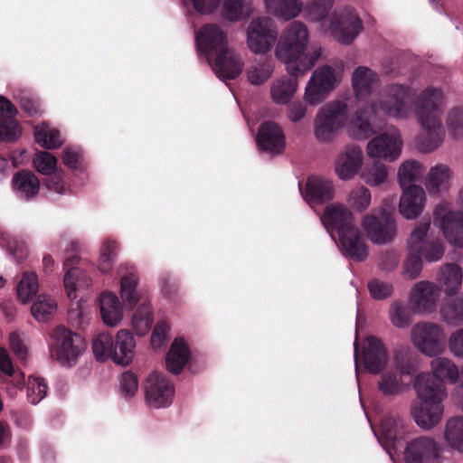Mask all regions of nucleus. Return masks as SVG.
<instances>
[{
    "instance_id": "1",
    "label": "nucleus",
    "mask_w": 463,
    "mask_h": 463,
    "mask_svg": "<svg viewBox=\"0 0 463 463\" xmlns=\"http://www.w3.org/2000/svg\"><path fill=\"white\" fill-rule=\"evenodd\" d=\"M445 95L440 88L428 86L420 90L414 102L415 118L420 132L414 140L420 153H432L446 139V128L455 140L463 138V105L454 106L446 114L443 124Z\"/></svg>"
},
{
    "instance_id": "2",
    "label": "nucleus",
    "mask_w": 463,
    "mask_h": 463,
    "mask_svg": "<svg viewBox=\"0 0 463 463\" xmlns=\"http://www.w3.org/2000/svg\"><path fill=\"white\" fill-rule=\"evenodd\" d=\"M411 87L408 84L391 83L383 90L382 99L357 111L348 125L349 135L355 139H365L373 132V126L382 117L394 120H408L412 115L410 98Z\"/></svg>"
},
{
    "instance_id": "3",
    "label": "nucleus",
    "mask_w": 463,
    "mask_h": 463,
    "mask_svg": "<svg viewBox=\"0 0 463 463\" xmlns=\"http://www.w3.org/2000/svg\"><path fill=\"white\" fill-rule=\"evenodd\" d=\"M309 42V30L300 21L288 24L278 35L274 55L285 65L288 74L303 76L320 59L322 49L316 47L307 52Z\"/></svg>"
},
{
    "instance_id": "4",
    "label": "nucleus",
    "mask_w": 463,
    "mask_h": 463,
    "mask_svg": "<svg viewBox=\"0 0 463 463\" xmlns=\"http://www.w3.org/2000/svg\"><path fill=\"white\" fill-rule=\"evenodd\" d=\"M334 3L335 0H311L307 5L308 19L318 23L320 29L337 43L349 45L363 31L362 20L349 6L338 8L327 15Z\"/></svg>"
},
{
    "instance_id": "5",
    "label": "nucleus",
    "mask_w": 463,
    "mask_h": 463,
    "mask_svg": "<svg viewBox=\"0 0 463 463\" xmlns=\"http://www.w3.org/2000/svg\"><path fill=\"white\" fill-rule=\"evenodd\" d=\"M320 221L333 239V232H337L338 246L344 254L359 261L367 257L365 241L355 223L354 213L346 205L340 203L328 204Z\"/></svg>"
},
{
    "instance_id": "6",
    "label": "nucleus",
    "mask_w": 463,
    "mask_h": 463,
    "mask_svg": "<svg viewBox=\"0 0 463 463\" xmlns=\"http://www.w3.org/2000/svg\"><path fill=\"white\" fill-rule=\"evenodd\" d=\"M417 401L411 405V415L416 424L422 430H431L441 420L447 397L445 388L433 383L430 373L419 374L414 383Z\"/></svg>"
},
{
    "instance_id": "7",
    "label": "nucleus",
    "mask_w": 463,
    "mask_h": 463,
    "mask_svg": "<svg viewBox=\"0 0 463 463\" xmlns=\"http://www.w3.org/2000/svg\"><path fill=\"white\" fill-rule=\"evenodd\" d=\"M137 342L128 329H119L115 335L99 334L92 342L96 360H111L114 364L128 366L135 357Z\"/></svg>"
},
{
    "instance_id": "8",
    "label": "nucleus",
    "mask_w": 463,
    "mask_h": 463,
    "mask_svg": "<svg viewBox=\"0 0 463 463\" xmlns=\"http://www.w3.org/2000/svg\"><path fill=\"white\" fill-rule=\"evenodd\" d=\"M456 203L460 210L454 209L449 201L437 203L432 213L434 226L439 228L445 239L453 246L463 248V184L456 194Z\"/></svg>"
},
{
    "instance_id": "9",
    "label": "nucleus",
    "mask_w": 463,
    "mask_h": 463,
    "mask_svg": "<svg viewBox=\"0 0 463 463\" xmlns=\"http://www.w3.org/2000/svg\"><path fill=\"white\" fill-rule=\"evenodd\" d=\"M348 106L343 99H335L322 106L313 120L315 138L323 144L332 143L337 133L345 127Z\"/></svg>"
},
{
    "instance_id": "10",
    "label": "nucleus",
    "mask_w": 463,
    "mask_h": 463,
    "mask_svg": "<svg viewBox=\"0 0 463 463\" xmlns=\"http://www.w3.org/2000/svg\"><path fill=\"white\" fill-rule=\"evenodd\" d=\"M344 66L342 63L325 64L317 68L309 78L303 94V100L309 106H317L342 81Z\"/></svg>"
},
{
    "instance_id": "11",
    "label": "nucleus",
    "mask_w": 463,
    "mask_h": 463,
    "mask_svg": "<svg viewBox=\"0 0 463 463\" xmlns=\"http://www.w3.org/2000/svg\"><path fill=\"white\" fill-rule=\"evenodd\" d=\"M51 354L61 365L73 366L84 354L87 344L82 335L59 326L51 334Z\"/></svg>"
},
{
    "instance_id": "12",
    "label": "nucleus",
    "mask_w": 463,
    "mask_h": 463,
    "mask_svg": "<svg viewBox=\"0 0 463 463\" xmlns=\"http://www.w3.org/2000/svg\"><path fill=\"white\" fill-rule=\"evenodd\" d=\"M390 368L393 371H387L382 375L378 387L384 395H397L404 390L402 377L413 370L409 347L395 348Z\"/></svg>"
},
{
    "instance_id": "13",
    "label": "nucleus",
    "mask_w": 463,
    "mask_h": 463,
    "mask_svg": "<svg viewBox=\"0 0 463 463\" xmlns=\"http://www.w3.org/2000/svg\"><path fill=\"white\" fill-rule=\"evenodd\" d=\"M360 225L366 238L379 245L392 242L397 232L394 217L383 209L363 214Z\"/></svg>"
},
{
    "instance_id": "14",
    "label": "nucleus",
    "mask_w": 463,
    "mask_h": 463,
    "mask_svg": "<svg viewBox=\"0 0 463 463\" xmlns=\"http://www.w3.org/2000/svg\"><path fill=\"white\" fill-rule=\"evenodd\" d=\"M245 35L247 47L252 53L267 54L277 43V25L271 18L259 16L249 23Z\"/></svg>"
},
{
    "instance_id": "15",
    "label": "nucleus",
    "mask_w": 463,
    "mask_h": 463,
    "mask_svg": "<svg viewBox=\"0 0 463 463\" xmlns=\"http://www.w3.org/2000/svg\"><path fill=\"white\" fill-rule=\"evenodd\" d=\"M403 139L400 130L394 127L373 137L365 146L366 156L373 159H382L392 163L402 153Z\"/></svg>"
},
{
    "instance_id": "16",
    "label": "nucleus",
    "mask_w": 463,
    "mask_h": 463,
    "mask_svg": "<svg viewBox=\"0 0 463 463\" xmlns=\"http://www.w3.org/2000/svg\"><path fill=\"white\" fill-rule=\"evenodd\" d=\"M445 332L435 323L421 322L413 326L411 333L414 347L427 356L440 354L445 350Z\"/></svg>"
},
{
    "instance_id": "17",
    "label": "nucleus",
    "mask_w": 463,
    "mask_h": 463,
    "mask_svg": "<svg viewBox=\"0 0 463 463\" xmlns=\"http://www.w3.org/2000/svg\"><path fill=\"white\" fill-rule=\"evenodd\" d=\"M430 223H420L411 231L407 241V250L417 252L429 262H436L444 255V243L433 238Z\"/></svg>"
},
{
    "instance_id": "18",
    "label": "nucleus",
    "mask_w": 463,
    "mask_h": 463,
    "mask_svg": "<svg viewBox=\"0 0 463 463\" xmlns=\"http://www.w3.org/2000/svg\"><path fill=\"white\" fill-rule=\"evenodd\" d=\"M144 390L146 402L151 408H166L173 402L174 384L162 373H150L145 380Z\"/></svg>"
},
{
    "instance_id": "19",
    "label": "nucleus",
    "mask_w": 463,
    "mask_h": 463,
    "mask_svg": "<svg viewBox=\"0 0 463 463\" xmlns=\"http://www.w3.org/2000/svg\"><path fill=\"white\" fill-rule=\"evenodd\" d=\"M365 156L362 147L356 144L344 146L334 161V173L343 182H349L359 176Z\"/></svg>"
},
{
    "instance_id": "20",
    "label": "nucleus",
    "mask_w": 463,
    "mask_h": 463,
    "mask_svg": "<svg viewBox=\"0 0 463 463\" xmlns=\"http://www.w3.org/2000/svg\"><path fill=\"white\" fill-rule=\"evenodd\" d=\"M442 452L438 440L430 436H419L410 439L403 451L406 463H436Z\"/></svg>"
},
{
    "instance_id": "21",
    "label": "nucleus",
    "mask_w": 463,
    "mask_h": 463,
    "mask_svg": "<svg viewBox=\"0 0 463 463\" xmlns=\"http://www.w3.org/2000/svg\"><path fill=\"white\" fill-rule=\"evenodd\" d=\"M357 342H354L355 369L358 370V362H363L365 369L372 373H378L386 367L388 363L387 350L381 339L376 336L365 338L363 350L358 353Z\"/></svg>"
},
{
    "instance_id": "22",
    "label": "nucleus",
    "mask_w": 463,
    "mask_h": 463,
    "mask_svg": "<svg viewBox=\"0 0 463 463\" xmlns=\"http://www.w3.org/2000/svg\"><path fill=\"white\" fill-rule=\"evenodd\" d=\"M198 51L207 57L210 62L211 56L229 48L227 33L216 24H206L195 34Z\"/></svg>"
},
{
    "instance_id": "23",
    "label": "nucleus",
    "mask_w": 463,
    "mask_h": 463,
    "mask_svg": "<svg viewBox=\"0 0 463 463\" xmlns=\"http://www.w3.org/2000/svg\"><path fill=\"white\" fill-rule=\"evenodd\" d=\"M454 171L445 163L431 165L425 175L423 184L430 196H439L448 193L453 186Z\"/></svg>"
},
{
    "instance_id": "24",
    "label": "nucleus",
    "mask_w": 463,
    "mask_h": 463,
    "mask_svg": "<svg viewBox=\"0 0 463 463\" xmlns=\"http://www.w3.org/2000/svg\"><path fill=\"white\" fill-rule=\"evenodd\" d=\"M79 260L77 257L68 258L63 262V288L70 299H75L78 292L89 288L92 279L89 274L80 267L76 266Z\"/></svg>"
},
{
    "instance_id": "25",
    "label": "nucleus",
    "mask_w": 463,
    "mask_h": 463,
    "mask_svg": "<svg viewBox=\"0 0 463 463\" xmlns=\"http://www.w3.org/2000/svg\"><path fill=\"white\" fill-rule=\"evenodd\" d=\"M427 203V192L419 184L402 188L399 213L407 220H415L423 213Z\"/></svg>"
},
{
    "instance_id": "26",
    "label": "nucleus",
    "mask_w": 463,
    "mask_h": 463,
    "mask_svg": "<svg viewBox=\"0 0 463 463\" xmlns=\"http://www.w3.org/2000/svg\"><path fill=\"white\" fill-rule=\"evenodd\" d=\"M439 288L433 282L422 280L415 283L410 293L413 308L420 313L432 312L439 298Z\"/></svg>"
},
{
    "instance_id": "27",
    "label": "nucleus",
    "mask_w": 463,
    "mask_h": 463,
    "mask_svg": "<svg viewBox=\"0 0 463 463\" xmlns=\"http://www.w3.org/2000/svg\"><path fill=\"white\" fill-rule=\"evenodd\" d=\"M304 200L315 208L326 201L335 197V185L332 180L319 176L312 175L307 178L305 191L301 190Z\"/></svg>"
},
{
    "instance_id": "28",
    "label": "nucleus",
    "mask_w": 463,
    "mask_h": 463,
    "mask_svg": "<svg viewBox=\"0 0 463 463\" xmlns=\"http://www.w3.org/2000/svg\"><path fill=\"white\" fill-rule=\"evenodd\" d=\"M213 71L222 80H232L238 77L244 67V62L240 53L232 48H225L215 55L214 62L210 61Z\"/></svg>"
},
{
    "instance_id": "29",
    "label": "nucleus",
    "mask_w": 463,
    "mask_h": 463,
    "mask_svg": "<svg viewBox=\"0 0 463 463\" xmlns=\"http://www.w3.org/2000/svg\"><path fill=\"white\" fill-rule=\"evenodd\" d=\"M256 142L260 150L269 154H279L286 147L284 132L274 122H266L260 127Z\"/></svg>"
},
{
    "instance_id": "30",
    "label": "nucleus",
    "mask_w": 463,
    "mask_h": 463,
    "mask_svg": "<svg viewBox=\"0 0 463 463\" xmlns=\"http://www.w3.org/2000/svg\"><path fill=\"white\" fill-rule=\"evenodd\" d=\"M351 81L357 99L368 98L381 84L379 74L366 66L357 67L352 73Z\"/></svg>"
},
{
    "instance_id": "31",
    "label": "nucleus",
    "mask_w": 463,
    "mask_h": 463,
    "mask_svg": "<svg viewBox=\"0 0 463 463\" xmlns=\"http://www.w3.org/2000/svg\"><path fill=\"white\" fill-rule=\"evenodd\" d=\"M404 436L403 423L401 420L388 417L381 423L380 434L377 439L388 454L392 458V450L400 447V441Z\"/></svg>"
},
{
    "instance_id": "32",
    "label": "nucleus",
    "mask_w": 463,
    "mask_h": 463,
    "mask_svg": "<svg viewBox=\"0 0 463 463\" xmlns=\"http://www.w3.org/2000/svg\"><path fill=\"white\" fill-rule=\"evenodd\" d=\"M297 77L291 74L282 75L271 81L269 96L273 103L283 106L294 99L298 88Z\"/></svg>"
},
{
    "instance_id": "33",
    "label": "nucleus",
    "mask_w": 463,
    "mask_h": 463,
    "mask_svg": "<svg viewBox=\"0 0 463 463\" xmlns=\"http://www.w3.org/2000/svg\"><path fill=\"white\" fill-rule=\"evenodd\" d=\"M99 304L101 319L106 326L114 327L121 323L124 317L123 305L115 293L102 292Z\"/></svg>"
},
{
    "instance_id": "34",
    "label": "nucleus",
    "mask_w": 463,
    "mask_h": 463,
    "mask_svg": "<svg viewBox=\"0 0 463 463\" xmlns=\"http://www.w3.org/2000/svg\"><path fill=\"white\" fill-rule=\"evenodd\" d=\"M139 278L131 270L120 278L119 295L123 304L133 308L137 304L146 301V295L144 290L138 288Z\"/></svg>"
},
{
    "instance_id": "35",
    "label": "nucleus",
    "mask_w": 463,
    "mask_h": 463,
    "mask_svg": "<svg viewBox=\"0 0 463 463\" xmlns=\"http://www.w3.org/2000/svg\"><path fill=\"white\" fill-rule=\"evenodd\" d=\"M263 2L269 14L283 21H290L298 17L304 9L307 10V6L304 7L301 0H263ZM307 16L308 17L307 14Z\"/></svg>"
},
{
    "instance_id": "36",
    "label": "nucleus",
    "mask_w": 463,
    "mask_h": 463,
    "mask_svg": "<svg viewBox=\"0 0 463 463\" xmlns=\"http://www.w3.org/2000/svg\"><path fill=\"white\" fill-rule=\"evenodd\" d=\"M190 357L191 351L187 341L183 337L175 338L165 357L167 370L172 373H180Z\"/></svg>"
},
{
    "instance_id": "37",
    "label": "nucleus",
    "mask_w": 463,
    "mask_h": 463,
    "mask_svg": "<svg viewBox=\"0 0 463 463\" xmlns=\"http://www.w3.org/2000/svg\"><path fill=\"white\" fill-rule=\"evenodd\" d=\"M254 12L250 0H222L220 16L229 23H237L250 16Z\"/></svg>"
},
{
    "instance_id": "38",
    "label": "nucleus",
    "mask_w": 463,
    "mask_h": 463,
    "mask_svg": "<svg viewBox=\"0 0 463 463\" xmlns=\"http://www.w3.org/2000/svg\"><path fill=\"white\" fill-rule=\"evenodd\" d=\"M358 177L368 186H381L388 182L389 168L379 159L367 164L364 162Z\"/></svg>"
},
{
    "instance_id": "39",
    "label": "nucleus",
    "mask_w": 463,
    "mask_h": 463,
    "mask_svg": "<svg viewBox=\"0 0 463 463\" xmlns=\"http://www.w3.org/2000/svg\"><path fill=\"white\" fill-rule=\"evenodd\" d=\"M275 69L270 58L255 59L246 69L249 82L254 86L265 84L272 76Z\"/></svg>"
},
{
    "instance_id": "40",
    "label": "nucleus",
    "mask_w": 463,
    "mask_h": 463,
    "mask_svg": "<svg viewBox=\"0 0 463 463\" xmlns=\"http://www.w3.org/2000/svg\"><path fill=\"white\" fill-rule=\"evenodd\" d=\"M13 188L19 196L31 199L36 196L40 190L38 177L30 171H22L15 174L12 180Z\"/></svg>"
},
{
    "instance_id": "41",
    "label": "nucleus",
    "mask_w": 463,
    "mask_h": 463,
    "mask_svg": "<svg viewBox=\"0 0 463 463\" xmlns=\"http://www.w3.org/2000/svg\"><path fill=\"white\" fill-rule=\"evenodd\" d=\"M58 308L56 299L46 293L38 295L33 301L31 314L40 323L50 321Z\"/></svg>"
},
{
    "instance_id": "42",
    "label": "nucleus",
    "mask_w": 463,
    "mask_h": 463,
    "mask_svg": "<svg viewBox=\"0 0 463 463\" xmlns=\"http://www.w3.org/2000/svg\"><path fill=\"white\" fill-rule=\"evenodd\" d=\"M33 134L36 143L45 149H58L64 143L60 130L46 122L36 126Z\"/></svg>"
},
{
    "instance_id": "43",
    "label": "nucleus",
    "mask_w": 463,
    "mask_h": 463,
    "mask_svg": "<svg viewBox=\"0 0 463 463\" xmlns=\"http://www.w3.org/2000/svg\"><path fill=\"white\" fill-rule=\"evenodd\" d=\"M432 376L440 383H455L458 378V369L453 361L447 357H437L431 360ZM434 383V381L431 379Z\"/></svg>"
},
{
    "instance_id": "44",
    "label": "nucleus",
    "mask_w": 463,
    "mask_h": 463,
    "mask_svg": "<svg viewBox=\"0 0 463 463\" xmlns=\"http://www.w3.org/2000/svg\"><path fill=\"white\" fill-rule=\"evenodd\" d=\"M424 173L421 162L415 159L404 160L397 169V181L401 188L408 187L420 179Z\"/></svg>"
},
{
    "instance_id": "45",
    "label": "nucleus",
    "mask_w": 463,
    "mask_h": 463,
    "mask_svg": "<svg viewBox=\"0 0 463 463\" xmlns=\"http://www.w3.org/2000/svg\"><path fill=\"white\" fill-rule=\"evenodd\" d=\"M438 281L447 295H454L461 288L462 271L456 264H446L440 269Z\"/></svg>"
},
{
    "instance_id": "46",
    "label": "nucleus",
    "mask_w": 463,
    "mask_h": 463,
    "mask_svg": "<svg viewBox=\"0 0 463 463\" xmlns=\"http://www.w3.org/2000/svg\"><path fill=\"white\" fill-rule=\"evenodd\" d=\"M443 438L450 449L463 453V417H453L447 420Z\"/></svg>"
},
{
    "instance_id": "47",
    "label": "nucleus",
    "mask_w": 463,
    "mask_h": 463,
    "mask_svg": "<svg viewBox=\"0 0 463 463\" xmlns=\"http://www.w3.org/2000/svg\"><path fill=\"white\" fill-rule=\"evenodd\" d=\"M39 290V281L36 273L24 271L16 287V296L19 302L28 304Z\"/></svg>"
},
{
    "instance_id": "48",
    "label": "nucleus",
    "mask_w": 463,
    "mask_h": 463,
    "mask_svg": "<svg viewBox=\"0 0 463 463\" xmlns=\"http://www.w3.org/2000/svg\"><path fill=\"white\" fill-rule=\"evenodd\" d=\"M152 307L149 302L145 301L139 304L131 317V326L138 335H146L153 322Z\"/></svg>"
},
{
    "instance_id": "49",
    "label": "nucleus",
    "mask_w": 463,
    "mask_h": 463,
    "mask_svg": "<svg viewBox=\"0 0 463 463\" xmlns=\"http://www.w3.org/2000/svg\"><path fill=\"white\" fill-rule=\"evenodd\" d=\"M346 203L355 212H365L372 203V193L364 184L354 186L346 195Z\"/></svg>"
},
{
    "instance_id": "50",
    "label": "nucleus",
    "mask_w": 463,
    "mask_h": 463,
    "mask_svg": "<svg viewBox=\"0 0 463 463\" xmlns=\"http://www.w3.org/2000/svg\"><path fill=\"white\" fill-rule=\"evenodd\" d=\"M439 313L446 324L453 326L463 325V298L444 301Z\"/></svg>"
},
{
    "instance_id": "51",
    "label": "nucleus",
    "mask_w": 463,
    "mask_h": 463,
    "mask_svg": "<svg viewBox=\"0 0 463 463\" xmlns=\"http://www.w3.org/2000/svg\"><path fill=\"white\" fill-rule=\"evenodd\" d=\"M118 254V244L115 241L106 239L102 241L98 260V269L102 273H109L114 265Z\"/></svg>"
},
{
    "instance_id": "52",
    "label": "nucleus",
    "mask_w": 463,
    "mask_h": 463,
    "mask_svg": "<svg viewBox=\"0 0 463 463\" xmlns=\"http://www.w3.org/2000/svg\"><path fill=\"white\" fill-rule=\"evenodd\" d=\"M58 159L46 151H37L33 157L35 170L44 175H52L57 170Z\"/></svg>"
},
{
    "instance_id": "53",
    "label": "nucleus",
    "mask_w": 463,
    "mask_h": 463,
    "mask_svg": "<svg viewBox=\"0 0 463 463\" xmlns=\"http://www.w3.org/2000/svg\"><path fill=\"white\" fill-rule=\"evenodd\" d=\"M422 259L412 250H408V255L402 262V277L406 280L417 279L422 270Z\"/></svg>"
},
{
    "instance_id": "54",
    "label": "nucleus",
    "mask_w": 463,
    "mask_h": 463,
    "mask_svg": "<svg viewBox=\"0 0 463 463\" xmlns=\"http://www.w3.org/2000/svg\"><path fill=\"white\" fill-rule=\"evenodd\" d=\"M22 134V128L14 117H0V140L14 142Z\"/></svg>"
},
{
    "instance_id": "55",
    "label": "nucleus",
    "mask_w": 463,
    "mask_h": 463,
    "mask_svg": "<svg viewBox=\"0 0 463 463\" xmlns=\"http://www.w3.org/2000/svg\"><path fill=\"white\" fill-rule=\"evenodd\" d=\"M47 394L45 381L38 376H30L28 379L27 397L31 403H39Z\"/></svg>"
},
{
    "instance_id": "56",
    "label": "nucleus",
    "mask_w": 463,
    "mask_h": 463,
    "mask_svg": "<svg viewBox=\"0 0 463 463\" xmlns=\"http://www.w3.org/2000/svg\"><path fill=\"white\" fill-rule=\"evenodd\" d=\"M138 378L134 373L127 371L121 374L119 391L123 397L128 399L134 397L138 391Z\"/></svg>"
},
{
    "instance_id": "57",
    "label": "nucleus",
    "mask_w": 463,
    "mask_h": 463,
    "mask_svg": "<svg viewBox=\"0 0 463 463\" xmlns=\"http://www.w3.org/2000/svg\"><path fill=\"white\" fill-rule=\"evenodd\" d=\"M389 317L392 324L396 327H405L410 322L407 309L405 306L400 302H393L391 305Z\"/></svg>"
},
{
    "instance_id": "58",
    "label": "nucleus",
    "mask_w": 463,
    "mask_h": 463,
    "mask_svg": "<svg viewBox=\"0 0 463 463\" xmlns=\"http://www.w3.org/2000/svg\"><path fill=\"white\" fill-rule=\"evenodd\" d=\"M287 118L292 123H298L307 116V103L304 101H295L287 104Z\"/></svg>"
},
{
    "instance_id": "59",
    "label": "nucleus",
    "mask_w": 463,
    "mask_h": 463,
    "mask_svg": "<svg viewBox=\"0 0 463 463\" xmlns=\"http://www.w3.org/2000/svg\"><path fill=\"white\" fill-rule=\"evenodd\" d=\"M62 162L69 168H81L83 165V157L80 150L73 146L65 147L62 155Z\"/></svg>"
},
{
    "instance_id": "60",
    "label": "nucleus",
    "mask_w": 463,
    "mask_h": 463,
    "mask_svg": "<svg viewBox=\"0 0 463 463\" xmlns=\"http://www.w3.org/2000/svg\"><path fill=\"white\" fill-rule=\"evenodd\" d=\"M368 288L372 297L375 299H383L391 296L392 286L387 282L372 279L368 284Z\"/></svg>"
},
{
    "instance_id": "61",
    "label": "nucleus",
    "mask_w": 463,
    "mask_h": 463,
    "mask_svg": "<svg viewBox=\"0 0 463 463\" xmlns=\"http://www.w3.org/2000/svg\"><path fill=\"white\" fill-rule=\"evenodd\" d=\"M169 327L165 323H158L151 335V345L154 349L162 348L168 340Z\"/></svg>"
},
{
    "instance_id": "62",
    "label": "nucleus",
    "mask_w": 463,
    "mask_h": 463,
    "mask_svg": "<svg viewBox=\"0 0 463 463\" xmlns=\"http://www.w3.org/2000/svg\"><path fill=\"white\" fill-rule=\"evenodd\" d=\"M400 262V255L397 250L392 249L383 252L379 258V267L384 271L393 270Z\"/></svg>"
},
{
    "instance_id": "63",
    "label": "nucleus",
    "mask_w": 463,
    "mask_h": 463,
    "mask_svg": "<svg viewBox=\"0 0 463 463\" xmlns=\"http://www.w3.org/2000/svg\"><path fill=\"white\" fill-rule=\"evenodd\" d=\"M450 353L458 358H463V328L454 331L449 338Z\"/></svg>"
},
{
    "instance_id": "64",
    "label": "nucleus",
    "mask_w": 463,
    "mask_h": 463,
    "mask_svg": "<svg viewBox=\"0 0 463 463\" xmlns=\"http://www.w3.org/2000/svg\"><path fill=\"white\" fill-rule=\"evenodd\" d=\"M45 186L51 192L60 194H65L68 191V188L63 181V177L61 173H54L52 175H50V177L45 183Z\"/></svg>"
}]
</instances>
